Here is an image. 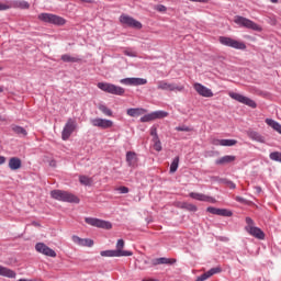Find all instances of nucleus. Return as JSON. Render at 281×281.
Instances as JSON below:
<instances>
[{
    "label": "nucleus",
    "instance_id": "nucleus-1",
    "mask_svg": "<svg viewBox=\"0 0 281 281\" xmlns=\"http://www.w3.org/2000/svg\"><path fill=\"white\" fill-rule=\"evenodd\" d=\"M50 196L55 199V201H63L64 203H80L78 196L64 190H53L50 191Z\"/></svg>",
    "mask_w": 281,
    "mask_h": 281
},
{
    "label": "nucleus",
    "instance_id": "nucleus-2",
    "mask_svg": "<svg viewBox=\"0 0 281 281\" xmlns=\"http://www.w3.org/2000/svg\"><path fill=\"white\" fill-rule=\"evenodd\" d=\"M37 19L43 23H50V25H65L67 23L63 16L54 13H41Z\"/></svg>",
    "mask_w": 281,
    "mask_h": 281
},
{
    "label": "nucleus",
    "instance_id": "nucleus-3",
    "mask_svg": "<svg viewBox=\"0 0 281 281\" xmlns=\"http://www.w3.org/2000/svg\"><path fill=\"white\" fill-rule=\"evenodd\" d=\"M97 87L98 89H101V91H104L105 93H111L112 95H124V93L126 92L124 88L109 82H99Z\"/></svg>",
    "mask_w": 281,
    "mask_h": 281
},
{
    "label": "nucleus",
    "instance_id": "nucleus-4",
    "mask_svg": "<svg viewBox=\"0 0 281 281\" xmlns=\"http://www.w3.org/2000/svg\"><path fill=\"white\" fill-rule=\"evenodd\" d=\"M234 23H236V25H239V27H246V30H254V32H260V25L245 16L236 15Z\"/></svg>",
    "mask_w": 281,
    "mask_h": 281
},
{
    "label": "nucleus",
    "instance_id": "nucleus-5",
    "mask_svg": "<svg viewBox=\"0 0 281 281\" xmlns=\"http://www.w3.org/2000/svg\"><path fill=\"white\" fill-rule=\"evenodd\" d=\"M220 43L221 45H224L225 47H232L233 49H247V45H245V42L236 41L227 36H221Z\"/></svg>",
    "mask_w": 281,
    "mask_h": 281
},
{
    "label": "nucleus",
    "instance_id": "nucleus-6",
    "mask_svg": "<svg viewBox=\"0 0 281 281\" xmlns=\"http://www.w3.org/2000/svg\"><path fill=\"white\" fill-rule=\"evenodd\" d=\"M76 128H78V123L76 122V119H68L61 132V139H64V142H67V139L71 137Z\"/></svg>",
    "mask_w": 281,
    "mask_h": 281
},
{
    "label": "nucleus",
    "instance_id": "nucleus-7",
    "mask_svg": "<svg viewBox=\"0 0 281 281\" xmlns=\"http://www.w3.org/2000/svg\"><path fill=\"white\" fill-rule=\"evenodd\" d=\"M229 98L233 100H236V102H239L240 104H245L246 106H250V109H256L258 104L252 99H249V97H245L238 92H229Z\"/></svg>",
    "mask_w": 281,
    "mask_h": 281
},
{
    "label": "nucleus",
    "instance_id": "nucleus-8",
    "mask_svg": "<svg viewBox=\"0 0 281 281\" xmlns=\"http://www.w3.org/2000/svg\"><path fill=\"white\" fill-rule=\"evenodd\" d=\"M85 222L92 227H99L100 229H111L113 224L109 221L95 218V217H86Z\"/></svg>",
    "mask_w": 281,
    "mask_h": 281
},
{
    "label": "nucleus",
    "instance_id": "nucleus-9",
    "mask_svg": "<svg viewBox=\"0 0 281 281\" xmlns=\"http://www.w3.org/2000/svg\"><path fill=\"white\" fill-rule=\"evenodd\" d=\"M100 256L103 258H124L128 256H133V251L131 250H102Z\"/></svg>",
    "mask_w": 281,
    "mask_h": 281
},
{
    "label": "nucleus",
    "instance_id": "nucleus-10",
    "mask_svg": "<svg viewBox=\"0 0 281 281\" xmlns=\"http://www.w3.org/2000/svg\"><path fill=\"white\" fill-rule=\"evenodd\" d=\"M121 85H125L126 87H142L144 85H148V80L144 78L130 77L120 80Z\"/></svg>",
    "mask_w": 281,
    "mask_h": 281
},
{
    "label": "nucleus",
    "instance_id": "nucleus-11",
    "mask_svg": "<svg viewBox=\"0 0 281 281\" xmlns=\"http://www.w3.org/2000/svg\"><path fill=\"white\" fill-rule=\"evenodd\" d=\"M120 22L122 25H127V27H134L135 30H142V22L135 20L133 16L122 14L120 16Z\"/></svg>",
    "mask_w": 281,
    "mask_h": 281
},
{
    "label": "nucleus",
    "instance_id": "nucleus-12",
    "mask_svg": "<svg viewBox=\"0 0 281 281\" xmlns=\"http://www.w3.org/2000/svg\"><path fill=\"white\" fill-rule=\"evenodd\" d=\"M35 251L48 258H56V250L49 248L45 243H37L35 245Z\"/></svg>",
    "mask_w": 281,
    "mask_h": 281
},
{
    "label": "nucleus",
    "instance_id": "nucleus-13",
    "mask_svg": "<svg viewBox=\"0 0 281 281\" xmlns=\"http://www.w3.org/2000/svg\"><path fill=\"white\" fill-rule=\"evenodd\" d=\"M157 89H160V91H183L186 89L183 86H178L177 83H170L166 80L158 81Z\"/></svg>",
    "mask_w": 281,
    "mask_h": 281
},
{
    "label": "nucleus",
    "instance_id": "nucleus-14",
    "mask_svg": "<svg viewBox=\"0 0 281 281\" xmlns=\"http://www.w3.org/2000/svg\"><path fill=\"white\" fill-rule=\"evenodd\" d=\"M90 124H92V126H95L97 128L106 130L113 126V121L108 119L95 117L90 120Z\"/></svg>",
    "mask_w": 281,
    "mask_h": 281
},
{
    "label": "nucleus",
    "instance_id": "nucleus-15",
    "mask_svg": "<svg viewBox=\"0 0 281 281\" xmlns=\"http://www.w3.org/2000/svg\"><path fill=\"white\" fill-rule=\"evenodd\" d=\"M193 89L203 98H212V95H214L211 89L201 83H194Z\"/></svg>",
    "mask_w": 281,
    "mask_h": 281
},
{
    "label": "nucleus",
    "instance_id": "nucleus-16",
    "mask_svg": "<svg viewBox=\"0 0 281 281\" xmlns=\"http://www.w3.org/2000/svg\"><path fill=\"white\" fill-rule=\"evenodd\" d=\"M189 196L195 201H203L204 203H216V199L203 193L191 192Z\"/></svg>",
    "mask_w": 281,
    "mask_h": 281
},
{
    "label": "nucleus",
    "instance_id": "nucleus-17",
    "mask_svg": "<svg viewBox=\"0 0 281 281\" xmlns=\"http://www.w3.org/2000/svg\"><path fill=\"white\" fill-rule=\"evenodd\" d=\"M206 212H209L210 214H214L215 216H233L232 211L226 210V209H216L214 206H209L206 209Z\"/></svg>",
    "mask_w": 281,
    "mask_h": 281
},
{
    "label": "nucleus",
    "instance_id": "nucleus-18",
    "mask_svg": "<svg viewBox=\"0 0 281 281\" xmlns=\"http://www.w3.org/2000/svg\"><path fill=\"white\" fill-rule=\"evenodd\" d=\"M223 269L221 267L211 268L209 271L198 277L195 281L209 280V278H212V276H216V273H221Z\"/></svg>",
    "mask_w": 281,
    "mask_h": 281
},
{
    "label": "nucleus",
    "instance_id": "nucleus-19",
    "mask_svg": "<svg viewBox=\"0 0 281 281\" xmlns=\"http://www.w3.org/2000/svg\"><path fill=\"white\" fill-rule=\"evenodd\" d=\"M246 232L250 234V236H254L255 238H258L259 240H263L265 238V232L262 229L256 227V226H246Z\"/></svg>",
    "mask_w": 281,
    "mask_h": 281
},
{
    "label": "nucleus",
    "instance_id": "nucleus-20",
    "mask_svg": "<svg viewBox=\"0 0 281 281\" xmlns=\"http://www.w3.org/2000/svg\"><path fill=\"white\" fill-rule=\"evenodd\" d=\"M72 243L79 247H93V240L89 238H80L78 235L72 236Z\"/></svg>",
    "mask_w": 281,
    "mask_h": 281
},
{
    "label": "nucleus",
    "instance_id": "nucleus-21",
    "mask_svg": "<svg viewBox=\"0 0 281 281\" xmlns=\"http://www.w3.org/2000/svg\"><path fill=\"white\" fill-rule=\"evenodd\" d=\"M247 136L249 137V139H252V142H258L259 144H265L267 142V139L265 138V136H262V134L254 130H248Z\"/></svg>",
    "mask_w": 281,
    "mask_h": 281
},
{
    "label": "nucleus",
    "instance_id": "nucleus-22",
    "mask_svg": "<svg viewBox=\"0 0 281 281\" xmlns=\"http://www.w3.org/2000/svg\"><path fill=\"white\" fill-rule=\"evenodd\" d=\"M137 154L135 151L126 153V162L130 168H135V166H137Z\"/></svg>",
    "mask_w": 281,
    "mask_h": 281
},
{
    "label": "nucleus",
    "instance_id": "nucleus-23",
    "mask_svg": "<svg viewBox=\"0 0 281 281\" xmlns=\"http://www.w3.org/2000/svg\"><path fill=\"white\" fill-rule=\"evenodd\" d=\"M175 262H177L176 259L160 257V258L153 259L151 265H154V267H157V265H175Z\"/></svg>",
    "mask_w": 281,
    "mask_h": 281
},
{
    "label": "nucleus",
    "instance_id": "nucleus-24",
    "mask_svg": "<svg viewBox=\"0 0 281 281\" xmlns=\"http://www.w3.org/2000/svg\"><path fill=\"white\" fill-rule=\"evenodd\" d=\"M146 110L144 108H130L126 111V114L130 115V117H139V115H144Z\"/></svg>",
    "mask_w": 281,
    "mask_h": 281
},
{
    "label": "nucleus",
    "instance_id": "nucleus-25",
    "mask_svg": "<svg viewBox=\"0 0 281 281\" xmlns=\"http://www.w3.org/2000/svg\"><path fill=\"white\" fill-rule=\"evenodd\" d=\"M236 161V156L226 155L215 160L216 166H225V164H232Z\"/></svg>",
    "mask_w": 281,
    "mask_h": 281
},
{
    "label": "nucleus",
    "instance_id": "nucleus-26",
    "mask_svg": "<svg viewBox=\"0 0 281 281\" xmlns=\"http://www.w3.org/2000/svg\"><path fill=\"white\" fill-rule=\"evenodd\" d=\"M22 166L21 158L19 157H11L9 159V168L10 170H19Z\"/></svg>",
    "mask_w": 281,
    "mask_h": 281
},
{
    "label": "nucleus",
    "instance_id": "nucleus-27",
    "mask_svg": "<svg viewBox=\"0 0 281 281\" xmlns=\"http://www.w3.org/2000/svg\"><path fill=\"white\" fill-rule=\"evenodd\" d=\"M266 124L281 135V124L278 123V121L272 119H266Z\"/></svg>",
    "mask_w": 281,
    "mask_h": 281
},
{
    "label": "nucleus",
    "instance_id": "nucleus-28",
    "mask_svg": "<svg viewBox=\"0 0 281 281\" xmlns=\"http://www.w3.org/2000/svg\"><path fill=\"white\" fill-rule=\"evenodd\" d=\"M0 276H3L4 278H16V272L9 268L0 266Z\"/></svg>",
    "mask_w": 281,
    "mask_h": 281
},
{
    "label": "nucleus",
    "instance_id": "nucleus-29",
    "mask_svg": "<svg viewBox=\"0 0 281 281\" xmlns=\"http://www.w3.org/2000/svg\"><path fill=\"white\" fill-rule=\"evenodd\" d=\"M11 131L15 133V135H19L20 137H26L27 136V131L19 125H11Z\"/></svg>",
    "mask_w": 281,
    "mask_h": 281
},
{
    "label": "nucleus",
    "instance_id": "nucleus-30",
    "mask_svg": "<svg viewBox=\"0 0 281 281\" xmlns=\"http://www.w3.org/2000/svg\"><path fill=\"white\" fill-rule=\"evenodd\" d=\"M236 144H238L236 139H217L215 143L216 146H236Z\"/></svg>",
    "mask_w": 281,
    "mask_h": 281
},
{
    "label": "nucleus",
    "instance_id": "nucleus-31",
    "mask_svg": "<svg viewBox=\"0 0 281 281\" xmlns=\"http://www.w3.org/2000/svg\"><path fill=\"white\" fill-rule=\"evenodd\" d=\"M63 63H80V58L74 57L69 54L61 55Z\"/></svg>",
    "mask_w": 281,
    "mask_h": 281
},
{
    "label": "nucleus",
    "instance_id": "nucleus-32",
    "mask_svg": "<svg viewBox=\"0 0 281 281\" xmlns=\"http://www.w3.org/2000/svg\"><path fill=\"white\" fill-rule=\"evenodd\" d=\"M151 114L154 115V120H164V117H168V112L164 110L154 111Z\"/></svg>",
    "mask_w": 281,
    "mask_h": 281
},
{
    "label": "nucleus",
    "instance_id": "nucleus-33",
    "mask_svg": "<svg viewBox=\"0 0 281 281\" xmlns=\"http://www.w3.org/2000/svg\"><path fill=\"white\" fill-rule=\"evenodd\" d=\"M79 182L81 183V186H92L93 179L87 176H79Z\"/></svg>",
    "mask_w": 281,
    "mask_h": 281
},
{
    "label": "nucleus",
    "instance_id": "nucleus-34",
    "mask_svg": "<svg viewBox=\"0 0 281 281\" xmlns=\"http://www.w3.org/2000/svg\"><path fill=\"white\" fill-rule=\"evenodd\" d=\"M99 110L103 112L104 115H106L108 117L113 116V111L111 109H109L106 105L101 104L99 105Z\"/></svg>",
    "mask_w": 281,
    "mask_h": 281
},
{
    "label": "nucleus",
    "instance_id": "nucleus-35",
    "mask_svg": "<svg viewBox=\"0 0 281 281\" xmlns=\"http://www.w3.org/2000/svg\"><path fill=\"white\" fill-rule=\"evenodd\" d=\"M179 169V157L173 158L171 165H170V172L173 175V172H177Z\"/></svg>",
    "mask_w": 281,
    "mask_h": 281
},
{
    "label": "nucleus",
    "instance_id": "nucleus-36",
    "mask_svg": "<svg viewBox=\"0 0 281 281\" xmlns=\"http://www.w3.org/2000/svg\"><path fill=\"white\" fill-rule=\"evenodd\" d=\"M269 157L271 161H279V164H281V153L279 151L270 153Z\"/></svg>",
    "mask_w": 281,
    "mask_h": 281
},
{
    "label": "nucleus",
    "instance_id": "nucleus-37",
    "mask_svg": "<svg viewBox=\"0 0 281 281\" xmlns=\"http://www.w3.org/2000/svg\"><path fill=\"white\" fill-rule=\"evenodd\" d=\"M154 149L157 150V153H161L162 147H161V140L159 138H154Z\"/></svg>",
    "mask_w": 281,
    "mask_h": 281
},
{
    "label": "nucleus",
    "instance_id": "nucleus-38",
    "mask_svg": "<svg viewBox=\"0 0 281 281\" xmlns=\"http://www.w3.org/2000/svg\"><path fill=\"white\" fill-rule=\"evenodd\" d=\"M182 209L188 210V212H196L198 210L196 205L190 203H183Z\"/></svg>",
    "mask_w": 281,
    "mask_h": 281
},
{
    "label": "nucleus",
    "instance_id": "nucleus-39",
    "mask_svg": "<svg viewBox=\"0 0 281 281\" xmlns=\"http://www.w3.org/2000/svg\"><path fill=\"white\" fill-rule=\"evenodd\" d=\"M139 121L143 122V123L155 121V117H154V115H153V112L149 113V114H145L144 116L140 117Z\"/></svg>",
    "mask_w": 281,
    "mask_h": 281
},
{
    "label": "nucleus",
    "instance_id": "nucleus-40",
    "mask_svg": "<svg viewBox=\"0 0 281 281\" xmlns=\"http://www.w3.org/2000/svg\"><path fill=\"white\" fill-rule=\"evenodd\" d=\"M176 131L182 132V133H190V132H192V127H190L188 125H180V126L176 127Z\"/></svg>",
    "mask_w": 281,
    "mask_h": 281
},
{
    "label": "nucleus",
    "instance_id": "nucleus-41",
    "mask_svg": "<svg viewBox=\"0 0 281 281\" xmlns=\"http://www.w3.org/2000/svg\"><path fill=\"white\" fill-rule=\"evenodd\" d=\"M124 239H119L116 243V251H124Z\"/></svg>",
    "mask_w": 281,
    "mask_h": 281
},
{
    "label": "nucleus",
    "instance_id": "nucleus-42",
    "mask_svg": "<svg viewBox=\"0 0 281 281\" xmlns=\"http://www.w3.org/2000/svg\"><path fill=\"white\" fill-rule=\"evenodd\" d=\"M150 135L153 136V139H159V135L157 134V127L153 126L150 128Z\"/></svg>",
    "mask_w": 281,
    "mask_h": 281
},
{
    "label": "nucleus",
    "instance_id": "nucleus-43",
    "mask_svg": "<svg viewBox=\"0 0 281 281\" xmlns=\"http://www.w3.org/2000/svg\"><path fill=\"white\" fill-rule=\"evenodd\" d=\"M5 10H10V4L7 2H0V12H3Z\"/></svg>",
    "mask_w": 281,
    "mask_h": 281
},
{
    "label": "nucleus",
    "instance_id": "nucleus-44",
    "mask_svg": "<svg viewBox=\"0 0 281 281\" xmlns=\"http://www.w3.org/2000/svg\"><path fill=\"white\" fill-rule=\"evenodd\" d=\"M155 10H157V12H166V10H168V8H166V5H164V4H158V5H156Z\"/></svg>",
    "mask_w": 281,
    "mask_h": 281
},
{
    "label": "nucleus",
    "instance_id": "nucleus-45",
    "mask_svg": "<svg viewBox=\"0 0 281 281\" xmlns=\"http://www.w3.org/2000/svg\"><path fill=\"white\" fill-rule=\"evenodd\" d=\"M20 8H22L23 10H27V8H30V3L27 1H21Z\"/></svg>",
    "mask_w": 281,
    "mask_h": 281
},
{
    "label": "nucleus",
    "instance_id": "nucleus-46",
    "mask_svg": "<svg viewBox=\"0 0 281 281\" xmlns=\"http://www.w3.org/2000/svg\"><path fill=\"white\" fill-rule=\"evenodd\" d=\"M119 192L121 194H128V188L127 187H121V188H119Z\"/></svg>",
    "mask_w": 281,
    "mask_h": 281
},
{
    "label": "nucleus",
    "instance_id": "nucleus-47",
    "mask_svg": "<svg viewBox=\"0 0 281 281\" xmlns=\"http://www.w3.org/2000/svg\"><path fill=\"white\" fill-rule=\"evenodd\" d=\"M247 227H254V220L251 217H246Z\"/></svg>",
    "mask_w": 281,
    "mask_h": 281
},
{
    "label": "nucleus",
    "instance_id": "nucleus-48",
    "mask_svg": "<svg viewBox=\"0 0 281 281\" xmlns=\"http://www.w3.org/2000/svg\"><path fill=\"white\" fill-rule=\"evenodd\" d=\"M227 183L229 188H232V190L236 189V183H234L233 181H228Z\"/></svg>",
    "mask_w": 281,
    "mask_h": 281
},
{
    "label": "nucleus",
    "instance_id": "nucleus-49",
    "mask_svg": "<svg viewBox=\"0 0 281 281\" xmlns=\"http://www.w3.org/2000/svg\"><path fill=\"white\" fill-rule=\"evenodd\" d=\"M236 201H237L238 203H245V198H243V196H237V198H236Z\"/></svg>",
    "mask_w": 281,
    "mask_h": 281
},
{
    "label": "nucleus",
    "instance_id": "nucleus-50",
    "mask_svg": "<svg viewBox=\"0 0 281 281\" xmlns=\"http://www.w3.org/2000/svg\"><path fill=\"white\" fill-rule=\"evenodd\" d=\"M3 164H5V157L0 156V166H3Z\"/></svg>",
    "mask_w": 281,
    "mask_h": 281
},
{
    "label": "nucleus",
    "instance_id": "nucleus-51",
    "mask_svg": "<svg viewBox=\"0 0 281 281\" xmlns=\"http://www.w3.org/2000/svg\"><path fill=\"white\" fill-rule=\"evenodd\" d=\"M190 1H194L196 3H207V0H190Z\"/></svg>",
    "mask_w": 281,
    "mask_h": 281
},
{
    "label": "nucleus",
    "instance_id": "nucleus-52",
    "mask_svg": "<svg viewBox=\"0 0 281 281\" xmlns=\"http://www.w3.org/2000/svg\"><path fill=\"white\" fill-rule=\"evenodd\" d=\"M125 56H130L131 58H135V54L130 53V52H125Z\"/></svg>",
    "mask_w": 281,
    "mask_h": 281
},
{
    "label": "nucleus",
    "instance_id": "nucleus-53",
    "mask_svg": "<svg viewBox=\"0 0 281 281\" xmlns=\"http://www.w3.org/2000/svg\"><path fill=\"white\" fill-rule=\"evenodd\" d=\"M255 190H256L257 194H260V192H262V188L261 187H255Z\"/></svg>",
    "mask_w": 281,
    "mask_h": 281
},
{
    "label": "nucleus",
    "instance_id": "nucleus-54",
    "mask_svg": "<svg viewBox=\"0 0 281 281\" xmlns=\"http://www.w3.org/2000/svg\"><path fill=\"white\" fill-rule=\"evenodd\" d=\"M271 3H278V0H270Z\"/></svg>",
    "mask_w": 281,
    "mask_h": 281
},
{
    "label": "nucleus",
    "instance_id": "nucleus-55",
    "mask_svg": "<svg viewBox=\"0 0 281 281\" xmlns=\"http://www.w3.org/2000/svg\"><path fill=\"white\" fill-rule=\"evenodd\" d=\"M0 93H3V87L0 86Z\"/></svg>",
    "mask_w": 281,
    "mask_h": 281
},
{
    "label": "nucleus",
    "instance_id": "nucleus-56",
    "mask_svg": "<svg viewBox=\"0 0 281 281\" xmlns=\"http://www.w3.org/2000/svg\"><path fill=\"white\" fill-rule=\"evenodd\" d=\"M146 281H157V280H155V279H148V280H146Z\"/></svg>",
    "mask_w": 281,
    "mask_h": 281
},
{
    "label": "nucleus",
    "instance_id": "nucleus-57",
    "mask_svg": "<svg viewBox=\"0 0 281 281\" xmlns=\"http://www.w3.org/2000/svg\"><path fill=\"white\" fill-rule=\"evenodd\" d=\"M82 1H85L86 3H89V0H82Z\"/></svg>",
    "mask_w": 281,
    "mask_h": 281
}]
</instances>
